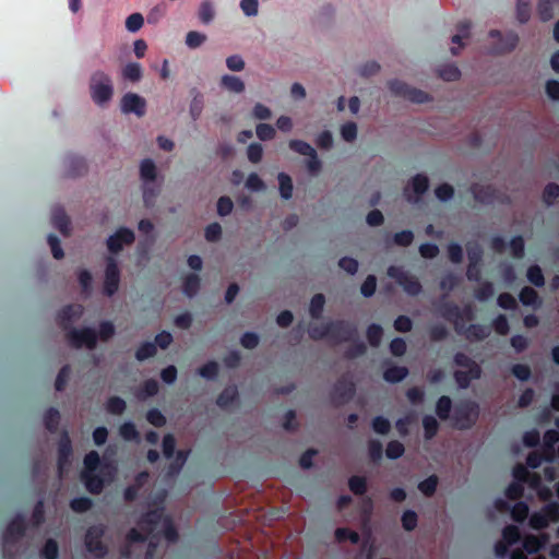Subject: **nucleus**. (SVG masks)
<instances>
[{
    "instance_id": "0e129e2a",
    "label": "nucleus",
    "mask_w": 559,
    "mask_h": 559,
    "mask_svg": "<svg viewBox=\"0 0 559 559\" xmlns=\"http://www.w3.org/2000/svg\"><path fill=\"white\" fill-rule=\"evenodd\" d=\"M405 452V448L402 442L392 440L386 444L385 455L390 460L400 459Z\"/></svg>"
},
{
    "instance_id": "4d7b16f0",
    "label": "nucleus",
    "mask_w": 559,
    "mask_h": 559,
    "mask_svg": "<svg viewBox=\"0 0 559 559\" xmlns=\"http://www.w3.org/2000/svg\"><path fill=\"white\" fill-rule=\"evenodd\" d=\"M528 512L527 503L519 501L511 509V518L518 523H523L527 519Z\"/></svg>"
},
{
    "instance_id": "dca6fc26",
    "label": "nucleus",
    "mask_w": 559,
    "mask_h": 559,
    "mask_svg": "<svg viewBox=\"0 0 559 559\" xmlns=\"http://www.w3.org/2000/svg\"><path fill=\"white\" fill-rule=\"evenodd\" d=\"M72 452L73 449L69 432L67 430H63L58 443L57 467L59 476L63 475L68 465L70 464Z\"/></svg>"
},
{
    "instance_id": "2f4dec72",
    "label": "nucleus",
    "mask_w": 559,
    "mask_h": 559,
    "mask_svg": "<svg viewBox=\"0 0 559 559\" xmlns=\"http://www.w3.org/2000/svg\"><path fill=\"white\" fill-rule=\"evenodd\" d=\"M452 409V400L448 395H441L436 402V415L440 420L450 419V413Z\"/></svg>"
},
{
    "instance_id": "c85d7f7f",
    "label": "nucleus",
    "mask_w": 559,
    "mask_h": 559,
    "mask_svg": "<svg viewBox=\"0 0 559 559\" xmlns=\"http://www.w3.org/2000/svg\"><path fill=\"white\" fill-rule=\"evenodd\" d=\"M239 399L237 386H226L217 396L216 404L218 407L225 409L236 403Z\"/></svg>"
},
{
    "instance_id": "f3484780",
    "label": "nucleus",
    "mask_w": 559,
    "mask_h": 559,
    "mask_svg": "<svg viewBox=\"0 0 559 559\" xmlns=\"http://www.w3.org/2000/svg\"><path fill=\"white\" fill-rule=\"evenodd\" d=\"M120 108L123 114H134L138 117H143L146 111V102L142 96L129 92L122 96Z\"/></svg>"
},
{
    "instance_id": "c756f323",
    "label": "nucleus",
    "mask_w": 559,
    "mask_h": 559,
    "mask_svg": "<svg viewBox=\"0 0 559 559\" xmlns=\"http://www.w3.org/2000/svg\"><path fill=\"white\" fill-rule=\"evenodd\" d=\"M200 286H201L200 276L195 273H190L183 277L182 293L187 297L193 298L198 294Z\"/></svg>"
},
{
    "instance_id": "e433bc0d",
    "label": "nucleus",
    "mask_w": 559,
    "mask_h": 559,
    "mask_svg": "<svg viewBox=\"0 0 559 559\" xmlns=\"http://www.w3.org/2000/svg\"><path fill=\"white\" fill-rule=\"evenodd\" d=\"M557 2H559V0H538L537 12L543 22H547L554 17V4Z\"/></svg>"
},
{
    "instance_id": "0eeeda50",
    "label": "nucleus",
    "mask_w": 559,
    "mask_h": 559,
    "mask_svg": "<svg viewBox=\"0 0 559 559\" xmlns=\"http://www.w3.org/2000/svg\"><path fill=\"white\" fill-rule=\"evenodd\" d=\"M356 393V384L349 374L341 376L331 391V401L334 406H341L353 400Z\"/></svg>"
},
{
    "instance_id": "09e8293b",
    "label": "nucleus",
    "mask_w": 559,
    "mask_h": 559,
    "mask_svg": "<svg viewBox=\"0 0 559 559\" xmlns=\"http://www.w3.org/2000/svg\"><path fill=\"white\" fill-rule=\"evenodd\" d=\"M324 304H325V297H324L323 294H316L311 298L310 306H309V312H310V316L313 319H320L321 318L322 311H323V308H324Z\"/></svg>"
},
{
    "instance_id": "4be33fe9",
    "label": "nucleus",
    "mask_w": 559,
    "mask_h": 559,
    "mask_svg": "<svg viewBox=\"0 0 559 559\" xmlns=\"http://www.w3.org/2000/svg\"><path fill=\"white\" fill-rule=\"evenodd\" d=\"M490 328L484 324L474 323L467 328L463 324V333L468 341L481 342L490 335Z\"/></svg>"
},
{
    "instance_id": "680f3d73",
    "label": "nucleus",
    "mask_w": 559,
    "mask_h": 559,
    "mask_svg": "<svg viewBox=\"0 0 559 559\" xmlns=\"http://www.w3.org/2000/svg\"><path fill=\"white\" fill-rule=\"evenodd\" d=\"M368 455L373 463H378L382 460L383 447L379 440L371 439L368 441Z\"/></svg>"
},
{
    "instance_id": "4468645a",
    "label": "nucleus",
    "mask_w": 559,
    "mask_h": 559,
    "mask_svg": "<svg viewBox=\"0 0 559 559\" xmlns=\"http://www.w3.org/2000/svg\"><path fill=\"white\" fill-rule=\"evenodd\" d=\"M489 36L497 39V43L490 48V52L493 55L511 52L519 44V36L514 32H509L503 36L501 32L492 29L489 32Z\"/></svg>"
},
{
    "instance_id": "393cba45",
    "label": "nucleus",
    "mask_w": 559,
    "mask_h": 559,
    "mask_svg": "<svg viewBox=\"0 0 559 559\" xmlns=\"http://www.w3.org/2000/svg\"><path fill=\"white\" fill-rule=\"evenodd\" d=\"M548 540L549 535L547 533H543L540 536L528 534L523 539V548L530 555L537 554Z\"/></svg>"
},
{
    "instance_id": "cd10ccee",
    "label": "nucleus",
    "mask_w": 559,
    "mask_h": 559,
    "mask_svg": "<svg viewBox=\"0 0 559 559\" xmlns=\"http://www.w3.org/2000/svg\"><path fill=\"white\" fill-rule=\"evenodd\" d=\"M519 299L523 306L533 307L534 309H538L543 304L538 293L530 286H525L521 289Z\"/></svg>"
},
{
    "instance_id": "5fc2aeb1",
    "label": "nucleus",
    "mask_w": 559,
    "mask_h": 559,
    "mask_svg": "<svg viewBox=\"0 0 559 559\" xmlns=\"http://www.w3.org/2000/svg\"><path fill=\"white\" fill-rule=\"evenodd\" d=\"M93 507V500L88 497H76L70 501V508L76 513H84Z\"/></svg>"
},
{
    "instance_id": "a18cd8bd",
    "label": "nucleus",
    "mask_w": 559,
    "mask_h": 559,
    "mask_svg": "<svg viewBox=\"0 0 559 559\" xmlns=\"http://www.w3.org/2000/svg\"><path fill=\"white\" fill-rule=\"evenodd\" d=\"M143 74L142 67L138 62H130L122 69V76L131 82H138Z\"/></svg>"
},
{
    "instance_id": "bf43d9fd",
    "label": "nucleus",
    "mask_w": 559,
    "mask_h": 559,
    "mask_svg": "<svg viewBox=\"0 0 559 559\" xmlns=\"http://www.w3.org/2000/svg\"><path fill=\"white\" fill-rule=\"evenodd\" d=\"M509 247L511 250V254L515 259H522L525 252V241L521 235L514 236L510 242Z\"/></svg>"
},
{
    "instance_id": "f03ea898",
    "label": "nucleus",
    "mask_w": 559,
    "mask_h": 559,
    "mask_svg": "<svg viewBox=\"0 0 559 559\" xmlns=\"http://www.w3.org/2000/svg\"><path fill=\"white\" fill-rule=\"evenodd\" d=\"M479 417V405L472 400L462 401L453 411V426L459 430H468L474 427Z\"/></svg>"
},
{
    "instance_id": "72a5a7b5",
    "label": "nucleus",
    "mask_w": 559,
    "mask_h": 559,
    "mask_svg": "<svg viewBox=\"0 0 559 559\" xmlns=\"http://www.w3.org/2000/svg\"><path fill=\"white\" fill-rule=\"evenodd\" d=\"M456 28H457V34H455L452 37V43L459 45V47L457 48L453 47L451 49L453 55H457L459 53L460 48L463 47V41H462L463 38H467L468 37L469 29H471V23L467 22V21L461 22V23L457 24Z\"/></svg>"
},
{
    "instance_id": "79ce46f5",
    "label": "nucleus",
    "mask_w": 559,
    "mask_h": 559,
    "mask_svg": "<svg viewBox=\"0 0 559 559\" xmlns=\"http://www.w3.org/2000/svg\"><path fill=\"white\" fill-rule=\"evenodd\" d=\"M198 16L203 24H210L215 16L213 3L210 0L201 2L198 11Z\"/></svg>"
},
{
    "instance_id": "412c9836",
    "label": "nucleus",
    "mask_w": 559,
    "mask_h": 559,
    "mask_svg": "<svg viewBox=\"0 0 559 559\" xmlns=\"http://www.w3.org/2000/svg\"><path fill=\"white\" fill-rule=\"evenodd\" d=\"M453 376L460 389H467L472 380L481 377V368L479 365H475L474 368L467 370H455Z\"/></svg>"
},
{
    "instance_id": "58836bf2",
    "label": "nucleus",
    "mask_w": 559,
    "mask_h": 559,
    "mask_svg": "<svg viewBox=\"0 0 559 559\" xmlns=\"http://www.w3.org/2000/svg\"><path fill=\"white\" fill-rule=\"evenodd\" d=\"M348 488L356 496H364L367 492V479L364 476L354 475L348 479Z\"/></svg>"
},
{
    "instance_id": "c9c22d12",
    "label": "nucleus",
    "mask_w": 559,
    "mask_h": 559,
    "mask_svg": "<svg viewBox=\"0 0 559 559\" xmlns=\"http://www.w3.org/2000/svg\"><path fill=\"white\" fill-rule=\"evenodd\" d=\"M278 186H280V194L284 200H289L293 195V180L289 175L286 173H280L277 175Z\"/></svg>"
},
{
    "instance_id": "774afa93",
    "label": "nucleus",
    "mask_w": 559,
    "mask_h": 559,
    "mask_svg": "<svg viewBox=\"0 0 559 559\" xmlns=\"http://www.w3.org/2000/svg\"><path fill=\"white\" fill-rule=\"evenodd\" d=\"M45 559H57L59 556V546L53 538H48L40 551Z\"/></svg>"
},
{
    "instance_id": "de8ad7c7",
    "label": "nucleus",
    "mask_w": 559,
    "mask_h": 559,
    "mask_svg": "<svg viewBox=\"0 0 559 559\" xmlns=\"http://www.w3.org/2000/svg\"><path fill=\"white\" fill-rule=\"evenodd\" d=\"M526 277L527 281L536 287H543L545 285V276L540 266L537 264L528 266Z\"/></svg>"
},
{
    "instance_id": "052dcab7",
    "label": "nucleus",
    "mask_w": 559,
    "mask_h": 559,
    "mask_svg": "<svg viewBox=\"0 0 559 559\" xmlns=\"http://www.w3.org/2000/svg\"><path fill=\"white\" fill-rule=\"evenodd\" d=\"M557 198H559V185L556 182L547 183L543 191L544 203L550 206Z\"/></svg>"
},
{
    "instance_id": "423d86ee",
    "label": "nucleus",
    "mask_w": 559,
    "mask_h": 559,
    "mask_svg": "<svg viewBox=\"0 0 559 559\" xmlns=\"http://www.w3.org/2000/svg\"><path fill=\"white\" fill-rule=\"evenodd\" d=\"M439 310L442 318L454 324V329L457 334L463 333L462 320L473 319V311L469 306H466L464 309H461L456 304L447 301L440 306Z\"/></svg>"
},
{
    "instance_id": "f704fd0d",
    "label": "nucleus",
    "mask_w": 559,
    "mask_h": 559,
    "mask_svg": "<svg viewBox=\"0 0 559 559\" xmlns=\"http://www.w3.org/2000/svg\"><path fill=\"white\" fill-rule=\"evenodd\" d=\"M59 421H60V413L57 408L50 407L45 412L44 424H45L46 429L49 432H51V433L57 432L58 427H59Z\"/></svg>"
},
{
    "instance_id": "aec40b11",
    "label": "nucleus",
    "mask_w": 559,
    "mask_h": 559,
    "mask_svg": "<svg viewBox=\"0 0 559 559\" xmlns=\"http://www.w3.org/2000/svg\"><path fill=\"white\" fill-rule=\"evenodd\" d=\"M163 536L169 543H176L178 540V531L173 523V520L169 516H166L163 513V520L160 521L157 531L154 533L153 537Z\"/></svg>"
},
{
    "instance_id": "2eb2a0df",
    "label": "nucleus",
    "mask_w": 559,
    "mask_h": 559,
    "mask_svg": "<svg viewBox=\"0 0 559 559\" xmlns=\"http://www.w3.org/2000/svg\"><path fill=\"white\" fill-rule=\"evenodd\" d=\"M134 231L128 227H119L107 239V248L111 254H118L123 246H130L134 242Z\"/></svg>"
},
{
    "instance_id": "37998d69",
    "label": "nucleus",
    "mask_w": 559,
    "mask_h": 559,
    "mask_svg": "<svg viewBox=\"0 0 559 559\" xmlns=\"http://www.w3.org/2000/svg\"><path fill=\"white\" fill-rule=\"evenodd\" d=\"M140 175L145 182H153L156 179V166L152 159L146 158L142 160Z\"/></svg>"
},
{
    "instance_id": "e2e57ef3",
    "label": "nucleus",
    "mask_w": 559,
    "mask_h": 559,
    "mask_svg": "<svg viewBox=\"0 0 559 559\" xmlns=\"http://www.w3.org/2000/svg\"><path fill=\"white\" fill-rule=\"evenodd\" d=\"M549 522H559V502L550 501L539 510Z\"/></svg>"
},
{
    "instance_id": "a211bd4d",
    "label": "nucleus",
    "mask_w": 559,
    "mask_h": 559,
    "mask_svg": "<svg viewBox=\"0 0 559 559\" xmlns=\"http://www.w3.org/2000/svg\"><path fill=\"white\" fill-rule=\"evenodd\" d=\"M82 314L83 307L81 305H67L58 311L56 319L59 326L67 333L73 329V321L81 318Z\"/></svg>"
},
{
    "instance_id": "f257e3e1",
    "label": "nucleus",
    "mask_w": 559,
    "mask_h": 559,
    "mask_svg": "<svg viewBox=\"0 0 559 559\" xmlns=\"http://www.w3.org/2000/svg\"><path fill=\"white\" fill-rule=\"evenodd\" d=\"M163 520V509L150 510L141 515L138 521L139 528H131L127 534L129 543H143L150 536H154L160 521Z\"/></svg>"
},
{
    "instance_id": "603ef678",
    "label": "nucleus",
    "mask_w": 559,
    "mask_h": 559,
    "mask_svg": "<svg viewBox=\"0 0 559 559\" xmlns=\"http://www.w3.org/2000/svg\"><path fill=\"white\" fill-rule=\"evenodd\" d=\"M126 408V401L120 396H111L107 400L106 409L111 415H121Z\"/></svg>"
},
{
    "instance_id": "f8f14e48",
    "label": "nucleus",
    "mask_w": 559,
    "mask_h": 559,
    "mask_svg": "<svg viewBox=\"0 0 559 559\" xmlns=\"http://www.w3.org/2000/svg\"><path fill=\"white\" fill-rule=\"evenodd\" d=\"M329 340L334 343H346L354 341L357 336L356 326L345 320H335L329 322Z\"/></svg>"
},
{
    "instance_id": "864d4df0",
    "label": "nucleus",
    "mask_w": 559,
    "mask_h": 559,
    "mask_svg": "<svg viewBox=\"0 0 559 559\" xmlns=\"http://www.w3.org/2000/svg\"><path fill=\"white\" fill-rule=\"evenodd\" d=\"M119 433L126 441H139L140 433L132 421L123 423L119 427Z\"/></svg>"
},
{
    "instance_id": "20e7f679",
    "label": "nucleus",
    "mask_w": 559,
    "mask_h": 559,
    "mask_svg": "<svg viewBox=\"0 0 559 559\" xmlns=\"http://www.w3.org/2000/svg\"><path fill=\"white\" fill-rule=\"evenodd\" d=\"M469 191L473 194L474 200L479 204L490 205L495 202L501 204L511 203V199L507 193L499 191L491 185L473 183Z\"/></svg>"
},
{
    "instance_id": "3c124183",
    "label": "nucleus",
    "mask_w": 559,
    "mask_h": 559,
    "mask_svg": "<svg viewBox=\"0 0 559 559\" xmlns=\"http://www.w3.org/2000/svg\"><path fill=\"white\" fill-rule=\"evenodd\" d=\"M219 367L218 364L214 360L207 361L202 367L198 369V373L200 377L206 380H215L218 376Z\"/></svg>"
},
{
    "instance_id": "6e6552de",
    "label": "nucleus",
    "mask_w": 559,
    "mask_h": 559,
    "mask_svg": "<svg viewBox=\"0 0 559 559\" xmlns=\"http://www.w3.org/2000/svg\"><path fill=\"white\" fill-rule=\"evenodd\" d=\"M389 90L393 95L403 97L404 99H407L414 104H424L430 100V96L428 93L412 87L400 80L390 81Z\"/></svg>"
},
{
    "instance_id": "7ed1b4c3",
    "label": "nucleus",
    "mask_w": 559,
    "mask_h": 559,
    "mask_svg": "<svg viewBox=\"0 0 559 559\" xmlns=\"http://www.w3.org/2000/svg\"><path fill=\"white\" fill-rule=\"evenodd\" d=\"M90 92L96 105L103 106L108 103L114 95V87L109 75L103 71L94 72L90 81Z\"/></svg>"
},
{
    "instance_id": "5701e85b",
    "label": "nucleus",
    "mask_w": 559,
    "mask_h": 559,
    "mask_svg": "<svg viewBox=\"0 0 559 559\" xmlns=\"http://www.w3.org/2000/svg\"><path fill=\"white\" fill-rule=\"evenodd\" d=\"M51 224L58 229L63 236H69L70 234V218L67 215L66 211L57 206L52 210L51 213Z\"/></svg>"
},
{
    "instance_id": "4c0bfd02",
    "label": "nucleus",
    "mask_w": 559,
    "mask_h": 559,
    "mask_svg": "<svg viewBox=\"0 0 559 559\" xmlns=\"http://www.w3.org/2000/svg\"><path fill=\"white\" fill-rule=\"evenodd\" d=\"M438 484V476L432 474L418 484V489L424 496L432 497L437 491Z\"/></svg>"
},
{
    "instance_id": "49530a36",
    "label": "nucleus",
    "mask_w": 559,
    "mask_h": 559,
    "mask_svg": "<svg viewBox=\"0 0 559 559\" xmlns=\"http://www.w3.org/2000/svg\"><path fill=\"white\" fill-rule=\"evenodd\" d=\"M158 390L159 386L157 381L155 379H147L142 383L136 396L144 400L146 397L155 396L158 393Z\"/></svg>"
},
{
    "instance_id": "a19ab883",
    "label": "nucleus",
    "mask_w": 559,
    "mask_h": 559,
    "mask_svg": "<svg viewBox=\"0 0 559 559\" xmlns=\"http://www.w3.org/2000/svg\"><path fill=\"white\" fill-rule=\"evenodd\" d=\"M352 342L353 344L344 352V358L348 360L364 356L367 352L366 344L357 340V336Z\"/></svg>"
},
{
    "instance_id": "39448f33",
    "label": "nucleus",
    "mask_w": 559,
    "mask_h": 559,
    "mask_svg": "<svg viewBox=\"0 0 559 559\" xmlns=\"http://www.w3.org/2000/svg\"><path fill=\"white\" fill-rule=\"evenodd\" d=\"M66 338L72 348L95 349L97 346V332L92 328L71 329L66 333Z\"/></svg>"
},
{
    "instance_id": "6e6d98bb",
    "label": "nucleus",
    "mask_w": 559,
    "mask_h": 559,
    "mask_svg": "<svg viewBox=\"0 0 559 559\" xmlns=\"http://www.w3.org/2000/svg\"><path fill=\"white\" fill-rule=\"evenodd\" d=\"M84 469L82 473H93L96 472L100 464L99 454L96 451H90L83 460Z\"/></svg>"
},
{
    "instance_id": "9b49d317",
    "label": "nucleus",
    "mask_w": 559,
    "mask_h": 559,
    "mask_svg": "<svg viewBox=\"0 0 559 559\" xmlns=\"http://www.w3.org/2000/svg\"><path fill=\"white\" fill-rule=\"evenodd\" d=\"M288 146L292 151L309 157L306 166L310 174L316 175L321 170L322 163L318 157L317 151L308 142L294 139L288 142Z\"/></svg>"
},
{
    "instance_id": "a878e982",
    "label": "nucleus",
    "mask_w": 559,
    "mask_h": 559,
    "mask_svg": "<svg viewBox=\"0 0 559 559\" xmlns=\"http://www.w3.org/2000/svg\"><path fill=\"white\" fill-rule=\"evenodd\" d=\"M67 175L69 177H79L86 173L87 165L84 158L78 155H69L64 159Z\"/></svg>"
},
{
    "instance_id": "13d9d810",
    "label": "nucleus",
    "mask_w": 559,
    "mask_h": 559,
    "mask_svg": "<svg viewBox=\"0 0 559 559\" xmlns=\"http://www.w3.org/2000/svg\"><path fill=\"white\" fill-rule=\"evenodd\" d=\"M502 538H503V542H506L510 546L519 543L521 539L520 528L512 524L507 525L502 530Z\"/></svg>"
},
{
    "instance_id": "6ab92c4d",
    "label": "nucleus",
    "mask_w": 559,
    "mask_h": 559,
    "mask_svg": "<svg viewBox=\"0 0 559 559\" xmlns=\"http://www.w3.org/2000/svg\"><path fill=\"white\" fill-rule=\"evenodd\" d=\"M26 532V523L23 515L17 514L13 518L9 524L7 525L3 540L4 543H16L20 538L25 535Z\"/></svg>"
},
{
    "instance_id": "ddd939ff",
    "label": "nucleus",
    "mask_w": 559,
    "mask_h": 559,
    "mask_svg": "<svg viewBox=\"0 0 559 559\" xmlns=\"http://www.w3.org/2000/svg\"><path fill=\"white\" fill-rule=\"evenodd\" d=\"M120 284V270L115 257L106 258L104 294L108 297L114 296L119 288Z\"/></svg>"
},
{
    "instance_id": "ea45409f",
    "label": "nucleus",
    "mask_w": 559,
    "mask_h": 559,
    "mask_svg": "<svg viewBox=\"0 0 559 559\" xmlns=\"http://www.w3.org/2000/svg\"><path fill=\"white\" fill-rule=\"evenodd\" d=\"M156 354L157 348L153 342H143L135 350V358L139 361H144L154 357Z\"/></svg>"
},
{
    "instance_id": "b1692460",
    "label": "nucleus",
    "mask_w": 559,
    "mask_h": 559,
    "mask_svg": "<svg viewBox=\"0 0 559 559\" xmlns=\"http://www.w3.org/2000/svg\"><path fill=\"white\" fill-rule=\"evenodd\" d=\"M81 479L86 490L92 495H99L105 487V481L103 477L96 474L95 472L81 473Z\"/></svg>"
},
{
    "instance_id": "bb28decb",
    "label": "nucleus",
    "mask_w": 559,
    "mask_h": 559,
    "mask_svg": "<svg viewBox=\"0 0 559 559\" xmlns=\"http://www.w3.org/2000/svg\"><path fill=\"white\" fill-rule=\"evenodd\" d=\"M388 367L383 370V379L388 383H399L408 376V369L404 366H396L385 362Z\"/></svg>"
},
{
    "instance_id": "c03bdc74",
    "label": "nucleus",
    "mask_w": 559,
    "mask_h": 559,
    "mask_svg": "<svg viewBox=\"0 0 559 559\" xmlns=\"http://www.w3.org/2000/svg\"><path fill=\"white\" fill-rule=\"evenodd\" d=\"M367 340L372 347H378L381 344L383 336V329L380 324L371 323L366 331Z\"/></svg>"
},
{
    "instance_id": "7c9ffc66",
    "label": "nucleus",
    "mask_w": 559,
    "mask_h": 559,
    "mask_svg": "<svg viewBox=\"0 0 559 559\" xmlns=\"http://www.w3.org/2000/svg\"><path fill=\"white\" fill-rule=\"evenodd\" d=\"M221 86L236 94H240L245 91L243 81L240 78L230 74H225L222 76Z\"/></svg>"
},
{
    "instance_id": "473e14b6",
    "label": "nucleus",
    "mask_w": 559,
    "mask_h": 559,
    "mask_svg": "<svg viewBox=\"0 0 559 559\" xmlns=\"http://www.w3.org/2000/svg\"><path fill=\"white\" fill-rule=\"evenodd\" d=\"M421 425L424 429V438L426 440L433 439L437 436L440 428L437 418L432 415H425L421 419Z\"/></svg>"
},
{
    "instance_id": "69168bd1",
    "label": "nucleus",
    "mask_w": 559,
    "mask_h": 559,
    "mask_svg": "<svg viewBox=\"0 0 559 559\" xmlns=\"http://www.w3.org/2000/svg\"><path fill=\"white\" fill-rule=\"evenodd\" d=\"M373 431L378 435H388L391 430V423L383 416H376L371 421Z\"/></svg>"
},
{
    "instance_id": "1a4fd4ad",
    "label": "nucleus",
    "mask_w": 559,
    "mask_h": 559,
    "mask_svg": "<svg viewBox=\"0 0 559 559\" xmlns=\"http://www.w3.org/2000/svg\"><path fill=\"white\" fill-rule=\"evenodd\" d=\"M388 275L395 280V282L404 289L409 296H417L421 293V284L418 278L399 266H390Z\"/></svg>"
},
{
    "instance_id": "9d476101",
    "label": "nucleus",
    "mask_w": 559,
    "mask_h": 559,
    "mask_svg": "<svg viewBox=\"0 0 559 559\" xmlns=\"http://www.w3.org/2000/svg\"><path fill=\"white\" fill-rule=\"evenodd\" d=\"M104 534L105 530L102 525L91 526L85 534L86 550L99 559L108 554V548L102 540Z\"/></svg>"
},
{
    "instance_id": "338daca9",
    "label": "nucleus",
    "mask_w": 559,
    "mask_h": 559,
    "mask_svg": "<svg viewBox=\"0 0 559 559\" xmlns=\"http://www.w3.org/2000/svg\"><path fill=\"white\" fill-rule=\"evenodd\" d=\"M402 526L405 531L412 532L418 524V515L413 510H406L401 518Z\"/></svg>"
},
{
    "instance_id": "8fccbe9b",
    "label": "nucleus",
    "mask_w": 559,
    "mask_h": 559,
    "mask_svg": "<svg viewBox=\"0 0 559 559\" xmlns=\"http://www.w3.org/2000/svg\"><path fill=\"white\" fill-rule=\"evenodd\" d=\"M334 535L338 543L349 540L352 544L356 545L360 540L359 534L355 531L347 528V527L336 528Z\"/></svg>"
}]
</instances>
